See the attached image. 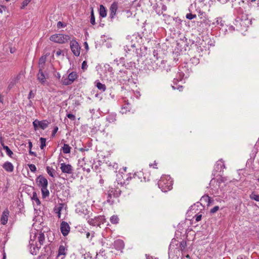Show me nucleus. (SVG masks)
I'll use <instances>...</instances> for the list:
<instances>
[{
    "label": "nucleus",
    "mask_w": 259,
    "mask_h": 259,
    "mask_svg": "<svg viewBox=\"0 0 259 259\" xmlns=\"http://www.w3.org/2000/svg\"><path fill=\"white\" fill-rule=\"evenodd\" d=\"M47 171L50 176H51L53 178L54 177V169L52 167L47 166Z\"/></svg>",
    "instance_id": "33"
},
{
    "label": "nucleus",
    "mask_w": 259,
    "mask_h": 259,
    "mask_svg": "<svg viewBox=\"0 0 259 259\" xmlns=\"http://www.w3.org/2000/svg\"><path fill=\"white\" fill-rule=\"evenodd\" d=\"M146 259H151V257H150L149 256H147V255L146 254Z\"/></svg>",
    "instance_id": "64"
},
{
    "label": "nucleus",
    "mask_w": 259,
    "mask_h": 259,
    "mask_svg": "<svg viewBox=\"0 0 259 259\" xmlns=\"http://www.w3.org/2000/svg\"><path fill=\"white\" fill-rule=\"evenodd\" d=\"M9 213L10 212L8 209H6L3 212L1 219V222L3 225H6L7 223Z\"/></svg>",
    "instance_id": "15"
},
{
    "label": "nucleus",
    "mask_w": 259,
    "mask_h": 259,
    "mask_svg": "<svg viewBox=\"0 0 259 259\" xmlns=\"http://www.w3.org/2000/svg\"><path fill=\"white\" fill-rule=\"evenodd\" d=\"M121 191L118 188H110L108 192L107 201L110 202V199L112 197H118L120 196Z\"/></svg>",
    "instance_id": "7"
},
{
    "label": "nucleus",
    "mask_w": 259,
    "mask_h": 259,
    "mask_svg": "<svg viewBox=\"0 0 259 259\" xmlns=\"http://www.w3.org/2000/svg\"><path fill=\"white\" fill-rule=\"evenodd\" d=\"M86 235H87V238H89V236H90V233H89V232H88V233H87V234H86Z\"/></svg>",
    "instance_id": "63"
},
{
    "label": "nucleus",
    "mask_w": 259,
    "mask_h": 259,
    "mask_svg": "<svg viewBox=\"0 0 259 259\" xmlns=\"http://www.w3.org/2000/svg\"><path fill=\"white\" fill-rule=\"evenodd\" d=\"M60 169L63 173L71 174L73 173V169L72 166L69 164L62 163L60 164Z\"/></svg>",
    "instance_id": "11"
},
{
    "label": "nucleus",
    "mask_w": 259,
    "mask_h": 259,
    "mask_svg": "<svg viewBox=\"0 0 259 259\" xmlns=\"http://www.w3.org/2000/svg\"><path fill=\"white\" fill-rule=\"evenodd\" d=\"M224 168H225V164L223 161L222 160L218 161L215 165V168L217 169V170H221Z\"/></svg>",
    "instance_id": "23"
},
{
    "label": "nucleus",
    "mask_w": 259,
    "mask_h": 259,
    "mask_svg": "<svg viewBox=\"0 0 259 259\" xmlns=\"http://www.w3.org/2000/svg\"><path fill=\"white\" fill-rule=\"evenodd\" d=\"M118 4L117 2H114L111 5L109 8V17L111 19V20L114 18L116 15L117 10L118 9Z\"/></svg>",
    "instance_id": "10"
},
{
    "label": "nucleus",
    "mask_w": 259,
    "mask_h": 259,
    "mask_svg": "<svg viewBox=\"0 0 259 259\" xmlns=\"http://www.w3.org/2000/svg\"><path fill=\"white\" fill-rule=\"evenodd\" d=\"M172 87L174 90L177 89V90H179V91H181L183 90V87L181 85H178L177 87L172 86Z\"/></svg>",
    "instance_id": "48"
},
{
    "label": "nucleus",
    "mask_w": 259,
    "mask_h": 259,
    "mask_svg": "<svg viewBox=\"0 0 259 259\" xmlns=\"http://www.w3.org/2000/svg\"><path fill=\"white\" fill-rule=\"evenodd\" d=\"M29 154L31 155H33L34 156H36V154L35 152H33L31 150V149L29 150Z\"/></svg>",
    "instance_id": "53"
},
{
    "label": "nucleus",
    "mask_w": 259,
    "mask_h": 259,
    "mask_svg": "<svg viewBox=\"0 0 259 259\" xmlns=\"http://www.w3.org/2000/svg\"><path fill=\"white\" fill-rule=\"evenodd\" d=\"M31 0H24L22 3V6L21 8L23 9L31 2Z\"/></svg>",
    "instance_id": "43"
},
{
    "label": "nucleus",
    "mask_w": 259,
    "mask_h": 259,
    "mask_svg": "<svg viewBox=\"0 0 259 259\" xmlns=\"http://www.w3.org/2000/svg\"><path fill=\"white\" fill-rule=\"evenodd\" d=\"M84 45H85V48H86L87 49H88V45L87 42H85L84 43Z\"/></svg>",
    "instance_id": "60"
},
{
    "label": "nucleus",
    "mask_w": 259,
    "mask_h": 259,
    "mask_svg": "<svg viewBox=\"0 0 259 259\" xmlns=\"http://www.w3.org/2000/svg\"><path fill=\"white\" fill-rule=\"evenodd\" d=\"M219 2H220L222 4H225L229 0H218Z\"/></svg>",
    "instance_id": "57"
},
{
    "label": "nucleus",
    "mask_w": 259,
    "mask_h": 259,
    "mask_svg": "<svg viewBox=\"0 0 259 259\" xmlns=\"http://www.w3.org/2000/svg\"><path fill=\"white\" fill-rule=\"evenodd\" d=\"M28 166L31 171L35 172L36 170V167L34 164H28Z\"/></svg>",
    "instance_id": "39"
},
{
    "label": "nucleus",
    "mask_w": 259,
    "mask_h": 259,
    "mask_svg": "<svg viewBox=\"0 0 259 259\" xmlns=\"http://www.w3.org/2000/svg\"><path fill=\"white\" fill-rule=\"evenodd\" d=\"M34 97V94H33L32 93V91H30V92H29V94L28 95V98L29 99H31V98H33Z\"/></svg>",
    "instance_id": "51"
},
{
    "label": "nucleus",
    "mask_w": 259,
    "mask_h": 259,
    "mask_svg": "<svg viewBox=\"0 0 259 259\" xmlns=\"http://www.w3.org/2000/svg\"><path fill=\"white\" fill-rule=\"evenodd\" d=\"M3 146L4 149L6 150L7 154L9 156L12 157V156L13 155V152H12V151H11V150L7 146H5L4 144H3Z\"/></svg>",
    "instance_id": "29"
},
{
    "label": "nucleus",
    "mask_w": 259,
    "mask_h": 259,
    "mask_svg": "<svg viewBox=\"0 0 259 259\" xmlns=\"http://www.w3.org/2000/svg\"><path fill=\"white\" fill-rule=\"evenodd\" d=\"M180 78H179V79H174V83H175V82H176L177 81H178L179 80H182L183 76H184V74L182 72H180Z\"/></svg>",
    "instance_id": "44"
},
{
    "label": "nucleus",
    "mask_w": 259,
    "mask_h": 259,
    "mask_svg": "<svg viewBox=\"0 0 259 259\" xmlns=\"http://www.w3.org/2000/svg\"><path fill=\"white\" fill-rule=\"evenodd\" d=\"M49 76L47 73H45L44 70L39 69L38 72L37 74V79L41 84H45L47 82V79L48 78Z\"/></svg>",
    "instance_id": "9"
},
{
    "label": "nucleus",
    "mask_w": 259,
    "mask_h": 259,
    "mask_svg": "<svg viewBox=\"0 0 259 259\" xmlns=\"http://www.w3.org/2000/svg\"><path fill=\"white\" fill-rule=\"evenodd\" d=\"M114 246L118 250L122 249L124 246V242L121 240H117L114 242Z\"/></svg>",
    "instance_id": "19"
},
{
    "label": "nucleus",
    "mask_w": 259,
    "mask_h": 259,
    "mask_svg": "<svg viewBox=\"0 0 259 259\" xmlns=\"http://www.w3.org/2000/svg\"><path fill=\"white\" fill-rule=\"evenodd\" d=\"M110 222L113 224H117L119 222V218L117 215H113L110 218Z\"/></svg>",
    "instance_id": "27"
},
{
    "label": "nucleus",
    "mask_w": 259,
    "mask_h": 259,
    "mask_svg": "<svg viewBox=\"0 0 259 259\" xmlns=\"http://www.w3.org/2000/svg\"><path fill=\"white\" fill-rule=\"evenodd\" d=\"M70 227L69 224L64 221L61 223L60 230L64 236H67L70 232Z\"/></svg>",
    "instance_id": "13"
},
{
    "label": "nucleus",
    "mask_w": 259,
    "mask_h": 259,
    "mask_svg": "<svg viewBox=\"0 0 259 259\" xmlns=\"http://www.w3.org/2000/svg\"><path fill=\"white\" fill-rule=\"evenodd\" d=\"M71 147L69 145L64 144L62 147V150L64 153L68 154L70 152Z\"/></svg>",
    "instance_id": "28"
},
{
    "label": "nucleus",
    "mask_w": 259,
    "mask_h": 259,
    "mask_svg": "<svg viewBox=\"0 0 259 259\" xmlns=\"http://www.w3.org/2000/svg\"><path fill=\"white\" fill-rule=\"evenodd\" d=\"M99 15L102 18H104L107 16V10L102 5L100 6Z\"/></svg>",
    "instance_id": "20"
},
{
    "label": "nucleus",
    "mask_w": 259,
    "mask_h": 259,
    "mask_svg": "<svg viewBox=\"0 0 259 259\" xmlns=\"http://www.w3.org/2000/svg\"><path fill=\"white\" fill-rule=\"evenodd\" d=\"M28 147H29V149H31V148L32 147V143L31 141L28 142Z\"/></svg>",
    "instance_id": "56"
},
{
    "label": "nucleus",
    "mask_w": 259,
    "mask_h": 259,
    "mask_svg": "<svg viewBox=\"0 0 259 259\" xmlns=\"http://www.w3.org/2000/svg\"><path fill=\"white\" fill-rule=\"evenodd\" d=\"M62 54V51L61 50H58L56 52V55L59 57Z\"/></svg>",
    "instance_id": "50"
},
{
    "label": "nucleus",
    "mask_w": 259,
    "mask_h": 259,
    "mask_svg": "<svg viewBox=\"0 0 259 259\" xmlns=\"http://www.w3.org/2000/svg\"><path fill=\"white\" fill-rule=\"evenodd\" d=\"M78 77V75L76 72H72L69 74L67 77L63 76L62 82L63 84L68 85L71 84Z\"/></svg>",
    "instance_id": "6"
},
{
    "label": "nucleus",
    "mask_w": 259,
    "mask_h": 259,
    "mask_svg": "<svg viewBox=\"0 0 259 259\" xmlns=\"http://www.w3.org/2000/svg\"><path fill=\"white\" fill-rule=\"evenodd\" d=\"M86 220L88 221V223L93 226H100L105 222V219L104 216L99 215L95 217L94 218H90L87 217Z\"/></svg>",
    "instance_id": "5"
},
{
    "label": "nucleus",
    "mask_w": 259,
    "mask_h": 259,
    "mask_svg": "<svg viewBox=\"0 0 259 259\" xmlns=\"http://www.w3.org/2000/svg\"><path fill=\"white\" fill-rule=\"evenodd\" d=\"M57 77H58V78H60L61 76H60V73H58L57 74Z\"/></svg>",
    "instance_id": "62"
},
{
    "label": "nucleus",
    "mask_w": 259,
    "mask_h": 259,
    "mask_svg": "<svg viewBox=\"0 0 259 259\" xmlns=\"http://www.w3.org/2000/svg\"><path fill=\"white\" fill-rule=\"evenodd\" d=\"M202 215L201 214H197L195 216V220L196 222H199L201 220Z\"/></svg>",
    "instance_id": "47"
},
{
    "label": "nucleus",
    "mask_w": 259,
    "mask_h": 259,
    "mask_svg": "<svg viewBox=\"0 0 259 259\" xmlns=\"http://www.w3.org/2000/svg\"><path fill=\"white\" fill-rule=\"evenodd\" d=\"M76 212L80 215H84V217L87 216V217H90V211L87 210V209L84 207H77L76 209Z\"/></svg>",
    "instance_id": "14"
},
{
    "label": "nucleus",
    "mask_w": 259,
    "mask_h": 259,
    "mask_svg": "<svg viewBox=\"0 0 259 259\" xmlns=\"http://www.w3.org/2000/svg\"><path fill=\"white\" fill-rule=\"evenodd\" d=\"M70 39L69 35L61 33L52 35L50 37L51 41L61 44L68 42Z\"/></svg>",
    "instance_id": "4"
},
{
    "label": "nucleus",
    "mask_w": 259,
    "mask_h": 259,
    "mask_svg": "<svg viewBox=\"0 0 259 259\" xmlns=\"http://www.w3.org/2000/svg\"><path fill=\"white\" fill-rule=\"evenodd\" d=\"M6 253H4L3 254V259H6Z\"/></svg>",
    "instance_id": "61"
},
{
    "label": "nucleus",
    "mask_w": 259,
    "mask_h": 259,
    "mask_svg": "<svg viewBox=\"0 0 259 259\" xmlns=\"http://www.w3.org/2000/svg\"><path fill=\"white\" fill-rule=\"evenodd\" d=\"M157 68V64H154V63H153V65L152 66V68H148V69L150 70V69H154L155 68Z\"/></svg>",
    "instance_id": "58"
},
{
    "label": "nucleus",
    "mask_w": 259,
    "mask_h": 259,
    "mask_svg": "<svg viewBox=\"0 0 259 259\" xmlns=\"http://www.w3.org/2000/svg\"><path fill=\"white\" fill-rule=\"evenodd\" d=\"M37 185L42 188L48 187V182L46 178L41 175L39 176L36 179Z\"/></svg>",
    "instance_id": "12"
},
{
    "label": "nucleus",
    "mask_w": 259,
    "mask_h": 259,
    "mask_svg": "<svg viewBox=\"0 0 259 259\" xmlns=\"http://www.w3.org/2000/svg\"><path fill=\"white\" fill-rule=\"evenodd\" d=\"M46 61V57L42 56L41 57L38 61V68L39 69H41V70H44L45 64Z\"/></svg>",
    "instance_id": "18"
},
{
    "label": "nucleus",
    "mask_w": 259,
    "mask_h": 259,
    "mask_svg": "<svg viewBox=\"0 0 259 259\" xmlns=\"http://www.w3.org/2000/svg\"><path fill=\"white\" fill-rule=\"evenodd\" d=\"M212 25L215 26L220 25L223 26L224 25V23L221 18H217L215 19V21L212 22Z\"/></svg>",
    "instance_id": "26"
},
{
    "label": "nucleus",
    "mask_w": 259,
    "mask_h": 259,
    "mask_svg": "<svg viewBox=\"0 0 259 259\" xmlns=\"http://www.w3.org/2000/svg\"><path fill=\"white\" fill-rule=\"evenodd\" d=\"M62 209V207L60 206V207H59L58 208H57V213L58 214V217L59 218H60L61 217V209Z\"/></svg>",
    "instance_id": "46"
},
{
    "label": "nucleus",
    "mask_w": 259,
    "mask_h": 259,
    "mask_svg": "<svg viewBox=\"0 0 259 259\" xmlns=\"http://www.w3.org/2000/svg\"><path fill=\"white\" fill-rule=\"evenodd\" d=\"M58 127L57 126H56L54 128V130L53 131L52 136H55L56 133L58 131Z\"/></svg>",
    "instance_id": "52"
},
{
    "label": "nucleus",
    "mask_w": 259,
    "mask_h": 259,
    "mask_svg": "<svg viewBox=\"0 0 259 259\" xmlns=\"http://www.w3.org/2000/svg\"><path fill=\"white\" fill-rule=\"evenodd\" d=\"M158 186L162 192H166L172 188V180L169 176L162 177L158 182Z\"/></svg>",
    "instance_id": "3"
},
{
    "label": "nucleus",
    "mask_w": 259,
    "mask_h": 259,
    "mask_svg": "<svg viewBox=\"0 0 259 259\" xmlns=\"http://www.w3.org/2000/svg\"><path fill=\"white\" fill-rule=\"evenodd\" d=\"M88 67L87 62L85 61H84L81 65V68L83 70L87 69Z\"/></svg>",
    "instance_id": "45"
},
{
    "label": "nucleus",
    "mask_w": 259,
    "mask_h": 259,
    "mask_svg": "<svg viewBox=\"0 0 259 259\" xmlns=\"http://www.w3.org/2000/svg\"><path fill=\"white\" fill-rule=\"evenodd\" d=\"M186 246H187L186 241L185 240H183L180 242L179 248L180 249H181L182 251H183L186 248Z\"/></svg>",
    "instance_id": "31"
},
{
    "label": "nucleus",
    "mask_w": 259,
    "mask_h": 259,
    "mask_svg": "<svg viewBox=\"0 0 259 259\" xmlns=\"http://www.w3.org/2000/svg\"><path fill=\"white\" fill-rule=\"evenodd\" d=\"M3 9H4V7L2 5H0V13L3 12Z\"/></svg>",
    "instance_id": "59"
},
{
    "label": "nucleus",
    "mask_w": 259,
    "mask_h": 259,
    "mask_svg": "<svg viewBox=\"0 0 259 259\" xmlns=\"http://www.w3.org/2000/svg\"><path fill=\"white\" fill-rule=\"evenodd\" d=\"M57 27H58V28H60L64 27V25L62 22H61V21H59L57 23Z\"/></svg>",
    "instance_id": "49"
},
{
    "label": "nucleus",
    "mask_w": 259,
    "mask_h": 259,
    "mask_svg": "<svg viewBox=\"0 0 259 259\" xmlns=\"http://www.w3.org/2000/svg\"><path fill=\"white\" fill-rule=\"evenodd\" d=\"M15 83L14 82H11L10 83V84H9L8 88H9V89L12 88L14 86V84H15Z\"/></svg>",
    "instance_id": "54"
},
{
    "label": "nucleus",
    "mask_w": 259,
    "mask_h": 259,
    "mask_svg": "<svg viewBox=\"0 0 259 259\" xmlns=\"http://www.w3.org/2000/svg\"><path fill=\"white\" fill-rule=\"evenodd\" d=\"M131 110V107L128 105V103H127V106H123L121 108V112L122 114L126 113L127 111H130Z\"/></svg>",
    "instance_id": "34"
},
{
    "label": "nucleus",
    "mask_w": 259,
    "mask_h": 259,
    "mask_svg": "<svg viewBox=\"0 0 259 259\" xmlns=\"http://www.w3.org/2000/svg\"><path fill=\"white\" fill-rule=\"evenodd\" d=\"M175 245H176L177 246L178 245V242L176 240L172 241L170 244L169 248V250H172L174 248Z\"/></svg>",
    "instance_id": "37"
},
{
    "label": "nucleus",
    "mask_w": 259,
    "mask_h": 259,
    "mask_svg": "<svg viewBox=\"0 0 259 259\" xmlns=\"http://www.w3.org/2000/svg\"><path fill=\"white\" fill-rule=\"evenodd\" d=\"M107 120L109 122H114L116 120V114L112 113L109 114L106 117Z\"/></svg>",
    "instance_id": "22"
},
{
    "label": "nucleus",
    "mask_w": 259,
    "mask_h": 259,
    "mask_svg": "<svg viewBox=\"0 0 259 259\" xmlns=\"http://www.w3.org/2000/svg\"><path fill=\"white\" fill-rule=\"evenodd\" d=\"M31 199L33 201V202H35L37 205H40V201L37 196V193L35 192H33L32 196L31 197Z\"/></svg>",
    "instance_id": "24"
},
{
    "label": "nucleus",
    "mask_w": 259,
    "mask_h": 259,
    "mask_svg": "<svg viewBox=\"0 0 259 259\" xmlns=\"http://www.w3.org/2000/svg\"><path fill=\"white\" fill-rule=\"evenodd\" d=\"M133 65V63L132 62H130L129 64L128 63L127 65H125V64H123V65L125 66V67L126 68H128V67H130V66H132Z\"/></svg>",
    "instance_id": "55"
},
{
    "label": "nucleus",
    "mask_w": 259,
    "mask_h": 259,
    "mask_svg": "<svg viewBox=\"0 0 259 259\" xmlns=\"http://www.w3.org/2000/svg\"><path fill=\"white\" fill-rule=\"evenodd\" d=\"M3 167L8 172H11L14 170V166L13 164L9 161L5 162L3 165Z\"/></svg>",
    "instance_id": "16"
},
{
    "label": "nucleus",
    "mask_w": 259,
    "mask_h": 259,
    "mask_svg": "<svg viewBox=\"0 0 259 259\" xmlns=\"http://www.w3.org/2000/svg\"><path fill=\"white\" fill-rule=\"evenodd\" d=\"M39 121L38 120H35L33 122V125L34 126V130L36 131V130L38 129V128L39 127Z\"/></svg>",
    "instance_id": "38"
},
{
    "label": "nucleus",
    "mask_w": 259,
    "mask_h": 259,
    "mask_svg": "<svg viewBox=\"0 0 259 259\" xmlns=\"http://www.w3.org/2000/svg\"><path fill=\"white\" fill-rule=\"evenodd\" d=\"M40 148L41 149H44V147L46 146V139L44 138H40Z\"/></svg>",
    "instance_id": "35"
},
{
    "label": "nucleus",
    "mask_w": 259,
    "mask_h": 259,
    "mask_svg": "<svg viewBox=\"0 0 259 259\" xmlns=\"http://www.w3.org/2000/svg\"><path fill=\"white\" fill-rule=\"evenodd\" d=\"M66 116L69 119L72 121L75 120L76 119L75 115L71 113L67 114Z\"/></svg>",
    "instance_id": "41"
},
{
    "label": "nucleus",
    "mask_w": 259,
    "mask_h": 259,
    "mask_svg": "<svg viewBox=\"0 0 259 259\" xmlns=\"http://www.w3.org/2000/svg\"><path fill=\"white\" fill-rule=\"evenodd\" d=\"M90 22L92 25H95L96 23H95V16L94 14L93 9H92V10L91 11Z\"/></svg>",
    "instance_id": "36"
},
{
    "label": "nucleus",
    "mask_w": 259,
    "mask_h": 259,
    "mask_svg": "<svg viewBox=\"0 0 259 259\" xmlns=\"http://www.w3.org/2000/svg\"><path fill=\"white\" fill-rule=\"evenodd\" d=\"M96 87L99 90H101L102 92L105 91L106 89L105 85L100 82H98L97 83Z\"/></svg>",
    "instance_id": "30"
},
{
    "label": "nucleus",
    "mask_w": 259,
    "mask_h": 259,
    "mask_svg": "<svg viewBox=\"0 0 259 259\" xmlns=\"http://www.w3.org/2000/svg\"><path fill=\"white\" fill-rule=\"evenodd\" d=\"M47 188L48 187H44L41 188L42 196L44 198H45L49 196L50 193Z\"/></svg>",
    "instance_id": "25"
},
{
    "label": "nucleus",
    "mask_w": 259,
    "mask_h": 259,
    "mask_svg": "<svg viewBox=\"0 0 259 259\" xmlns=\"http://www.w3.org/2000/svg\"><path fill=\"white\" fill-rule=\"evenodd\" d=\"M50 123V122L47 120H43L41 121H39V127L42 130H45L48 126Z\"/></svg>",
    "instance_id": "21"
},
{
    "label": "nucleus",
    "mask_w": 259,
    "mask_h": 259,
    "mask_svg": "<svg viewBox=\"0 0 259 259\" xmlns=\"http://www.w3.org/2000/svg\"><path fill=\"white\" fill-rule=\"evenodd\" d=\"M196 15L192 14L191 13H189L186 15V18L189 20H192V19L196 18Z\"/></svg>",
    "instance_id": "40"
},
{
    "label": "nucleus",
    "mask_w": 259,
    "mask_h": 259,
    "mask_svg": "<svg viewBox=\"0 0 259 259\" xmlns=\"http://www.w3.org/2000/svg\"><path fill=\"white\" fill-rule=\"evenodd\" d=\"M35 237V235L33 236V238L31 236L29 240V246L30 252L33 255H36L38 253L39 248L41 246L44 244L45 241V237L44 233H40L38 234V241L39 242V245L37 244H34V239Z\"/></svg>",
    "instance_id": "1"
},
{
    "label": "nucleus",
    "mask_w": 259,
    "mask_h": 259,
    "mask_svg": "<svg viewBox=\"0 0 259 259\" xmlns=\"http://www.w3.org/2000/svg\"><path fill=\"white\" fill-rule=\"evenodd\" d=\"M141 38L137 34H133L132 35H127L126 38L125 46H124V50L126 53L128 52L130 53H134V48H136V44L138 41V39Z\"/></svg>",
    "instance_id": "2"
},
{
    "label": "nucleus",
    "mask_w": 259,
    "mask_h": 259,
    "mask_svg": "<svg viewBox=\"0 0 259 259\" xmlns=\"http://www.w3.org/2000/svg\"><path fill=\"white\" fill-rule=\"evenodd\" d=\"M70 49L73 54L75 56H79L80 53V47L78 43L75 40L70 41Z\"/></svg>",
    "instance_id": "8"
},
{
    "label": "nucleus",
    "mask_w": 259,
    "mask_h": 259,
    "mask_svg": "<svg viewBox=\"0 0 259 259\" xmlns=\"http://www.w3.org/2000/svg\"><path fill=\"white\" fill-rule=\"evenodd\" d=\"M219 209V207L218 206H215L212 208H211L210 210V212L211 213H214L216 212Z\"/></svg>",
    "instance_id": "42"
},
{
    "label": "nucleus",
    "mask_w": 259,
    "mask_h": 259,
    "mask_svg": "<svg viewBox=\"0 0 259 259\" xmlns=\"http://www.w3.org/2000/svg\"><path fill=\"white\" fill-rule=\"evenodd\" d=\"M250 198L251 199L254 200L256 201H259V195L256 194L254 192H252L250 195Z\"/></svg>",
    "instance_id": "32"
},
{
    "label": "nucleus",
    "mask_w": 259,
    "mask_h": 259,
    "mask_svg": "<svg viewBox=\"0 0 259 259\" xmlns=\"http://www.w3.org/2000/svg\"><path fill=\"white\" fill-rule=\"evenodd\" d=\"M67 248L63 245H60L58 249V256L63 255L64 257L66 254Z\"/></svg>",
    "instance_id": "17"
}]
</instances>
